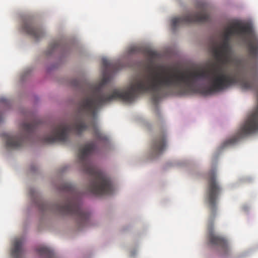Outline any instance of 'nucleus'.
Wrapping results in <instances>:
<instances>
[{"label":"nucleus","mask_w":258,"mask_h":258,"mask_svg":"<svg viewBox=\"0 0 258 258\" xmlns=\"http://www.w3.org/2000/svg\"><path fill=\"white\" fill-rule=\"evenodd\" d=\"M224 64L217 60L209 64L207 68L195 71L189 76L183 74L162 76L155 71L152 62H149L145 66L147 74L145 75L144 79L139 80L132 84L123 95H118L117 90L114 89V97H135L143 92L155 91L161 87L177 86L181 82L184 83L191 91H196L195 83L190 78H208L211 75H213L214 77L209 83L200 88V91L203 94L211 95L221 92L238 82L244 89H254L256 88L257 80L247 79L240 80L237 74L222 73V66Z\"/></svg>","instance_id":"nucleus-1"},{"label":"nucleus","mask_w":258,"mask_h":258,"mask_svg":"<svg viewBox=\"0 0 258 258\" xmlns=\"http://www.w3.org/2000/svg\"><path fill=\"white\" fill-rule=\"evenodd\" d=\"M61 47V42L60 41H54L52 42L48 46V50L46 51L47 55L51 54L53 51Z\"/></svg>","instance_id":"nucleus-15"},{"label":"nucleus","mask_w":258,"mask_h":258,"mask_svg":"<svg viewBox=\"0 0 258 258\" xmlns=\"http://www.w3.org/2000/svg\"><path fill=\"white\" fill-rule=\"evenodd\" d=\"M148 54L151 57H153L155 55V52L152 51H148Z\"/></svg>","instance_id":"nucleus-18"},{"label":"nucleus","mask_w":258,"mask_h":258,"mask_svg":"<svg viewBox=\"0 0 258 258\" xmlns=\"http://www.w3.org/2000/svg\"><path fill=\"white\" fill-rule=\"evenodd\" d=\"M131 51L132 52H137V50H136V48H133L131 50Z\"/></svg>","instance_id":"nucleus-19"},{"label":"nucleus","mask_w":258,"mask_h":258,"mask_svg":"<svg viewBox=\"0 0 258 258\" xmlns=\"http://www.w3.org/2000/svg\"><path fill=\"white\" fill-rule=\"evenodd\" d=\"M95 148V144L91 142L80 149L78 154L79 162L83 171L91 178L88 185L89 191L96 195H107L111 189L110 179L106 174L94 166L90 159V156Z\"/></svg>","instance_id":"nucleus-4"},{"label":"nucleus","mask_w":258,"mask_h":258,"mask_svg":"<svg viewBox=\"0 0 258 258\" xmlns=\"http://www.w3.org/2000/svg\"><path fill=\"white\" fill-rule=\"evenodd\" d=\"M161 98H151V102L155 106H156L160 101Z\"/></svg>","instance_id":"nucleus-17"},{"label":"nucleus","mask_w":258,"mask_h":258,"mask_svg":"<svg viewBox=\"0 0 258 258\" xmlns=\"http://www.w3.org/2000/svg\"><path fill=\"white\" fill-rule=\"evenodd\" d=\"M59 189L68 192L69 198L61 204H56L52 206L43 203L40 205V209L42 211L51 210L61 214L74 216L80 226L88 225L90 213L81 208L80 200L78 197L74 186L69 183H64L60 185Z\"/></svg>","instance_id":"nucleus-5"},{"label":"nucleus","mask_w":258,"mask_h":258,"mask_svg":"<svg viewBox=\"0 0 258 258\" xmlns=\"http://www.w3.org/2000/svg\"><path fill=\"white\" fill-rule=\"evenodd\" d=\"M23 244V240L21 238H17L14 242L13 248L12 249V255L13 258H20L22 249V247Z\"/></svg>","instance_id":"nucleus-13"},{"label":"nucleus","mask_w":258,"mask_h":258,"mask_svg":"<svg viewBox=\"0 0 258 258\" xmlns=\"http://www.w3.org/2000/svg\"><path fill=\"white\" fill-rule=\"evenodd\" d=\"M22 28L25 32L36 40H38L44 35V32L41 27L35 25L31 19L24 21Z\"/></svg>","instance_id":"nucleus-11"},{"label":"nucleus","mask_w":258,"mask_h":258,"mask_svg":"<svg viewBox=\"0 0 258 258\" xmlns=\"http://www.w3.org/2000/svg\"><path fill=\"white\" fill-rule=\"evenodd\" d=\"M137 98H114V101L118 100L126 104H131L135 101Z\"/></svg>","instance_id":"nucleus-16"},{"label":"nucleus","mask_w":258,"mask_h":258,"mask_svg":"<svg viewBox=\"0 0 258 258\" xmlns=\"http://www.w3.org/2000/svg\"><path fill=\"white\" fill-rule=\"evenodd\" d=\"M210 16L207 7L204 5H200L198 12L188 13L185 15L174 18L171 20V26L173 31L180 25L191 23H203L210 21Z\"/></svg>","instance_id":"nucleus-7"},{"label":"nucleus","mask_w":258,"mask_h":258,"mask_svg":"<svg viewBox=\"0 0 258 258\" xmlns=\"http://www.w3.org/2000/svg\"><path fill=\"white\" fill-rule=\"evenodd\" d=\"M3 116L2 114L0 113V123L3 121Z\"/></svg>","instance_id":"nucleus-20"},{"label":"nucleus","mask_w":258,"mask_h":258,"mask_svg":"<svg viewBox=\"0 0 258 258\" xmlns=\"http://www.w3.org/2000/svg\"><path fill=\"white\" fill-rule=\"evenodd\" d=\"M38 127V121L34 120L29 123L24 122L21 125L23 134L17 136L7 133L3 134L6 146L10 149H19L26 141L30 140Z\"/></svg>","instance_id":"nucleus-6"},{"label":"nucleus","mask_w":258,"mask_h":258,"mask_svg":"<svg viewBox=\"0 0 258 258\" xmlns=\"http://www.w3.org/2000/svg\"><path fill=\"white\" fill-rule=\"evenodd\" d=\"M39 254L47 258H54V252L49 248L45 246H40L36 249Z\"/></svg>","instance_id":"nucleus-14"},{"label":"nucleus","mask_w":258,"mask_h":258,"mask_svg":"<svg viewBox=\"0 0 258 258\" xmlns=\"http://www.w3.org/2000/svg\"><path fill=\"white\" fill-rule=\"evenodd\" d=\"M112 98H84L79 103V111L82 115L92 117L93 120L88 124L81 120H77L74 123L60 121L52 127L51 134L45 137L43 141L46 143H53L55 142L66 143L69 141V135L72 131L77 135H81L88 129L91 130L98 139H105L100 132L95 119L99 109L107 101Z\"/></svg>","instance_id":"nucleus-2"},{"label":"nucleus","mask_w":258,"mask_h":258,"mask_svg":"<svg viewBox=\"0 0 258 258\" xmlns=\"http://www.w3.org/2000/svg\"><path fill=\"white\" fill-rule=\"evenodd\" d=\"M166 146V137L164 132L158 135L152 141L151 146V153L153 157L161 155Z\"/></svg>","instance_id":"nucleus-10"},{"label":"nucleus","mask_w":258,"mask_h":258,"mask_svg":"<svg viewBox=\"0 0 258 258\" xmlns=\"http://www.w3.org/2000/svg\"><path fill=\"white\" fill-rule=\"evenodd\" d=\"M102 66L104 68L103 76L101 81L96 84L83 83L81 85L80 90L84 95L83 97H103L102 94L104 87L110 80L108 71L109 68V62L107 59L103 58Z\"/></svg>","instance_id":"nucleus-8"},{"label":"nucleus","mask_w":258,"mask_h":258,"mask_svg":"<svg viewBox=\"0 0 258 258\" xmlns=\"http://www.w3.org/2000/svg\"><path fill=\"white\" fill-rule=\"evenodd\" d=\"M208 239L211 244L220 247L225 252L229 251V248L227 240L223 237L216 235L213 231H210Z\"/></svg>","instance_id":"nucleus-12"},{"label":"nucleus","mask_w":258,"mask_h":258,"mask_svg":"<svg viewBox=\"0 0 258 258\" xmlns=\"http://www.w3.org/2000/svg\"><path fill=\"white\" fill-rule=\"evenodd\" d=\"M221 188L216 182V173L212 171L209 173L208 189L207 192V202L211 212L210 217L213 220L217 211V200L220 192Z\"/></svg>","instance_id":"nucleus-9"},{"label":"nucleus","mask_w":258,"mask_h":258,"mask_svg":"<svg viewBox=\"0 0 258 258\" xmlns=\"http://www.w3.org/2000/svg\"><path fill=\"white\" fill-rule=\"evenodd\" d=\"M108 97H113V96L112 95H109Z\"/></svg>","instance_id":"nucleus-21"},{"label":"nucleus","mask_w":258,"mask_h":258,"mask_svg":"<svg viewBox=\"0 0 258 258\" xmlns=\"http://www.w3.org/2000/svg\"><path fill=\"white\" fill-rule=\"evenodd\" d=\"M237 35L242 37L249 57L251 59H258V36L252 32L249 25H242L239 22H234L225 28L224 38L220 44L214 42L210 47L216 60L223 64L230 61L231 47L230 44L231 36Z\"/></svg>","instance_id":"nucleus-3"}]
</instances>
